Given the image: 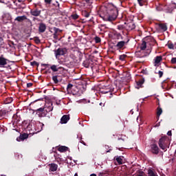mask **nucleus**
<instances>
[{
    "instance_id": "412c9836",
    "label": "nucleus",
    "mask_w": 176,
    "mask_h": 176,
    "mask_svg": "<svg viewBox=\"0 0 176 176\" xmlns=\"http://www.w3.org/2000/svg\"><path fill=\"white\" fill-rule=\"evenodd\" d=\"M31 14L32 16H39L41 14V11L38 10H33L31 11Z\"/></svg>"
},
{
    "instance_id": "6e6d98bb",
    "label": "nucleus",
    "mask_w": 176,
    "mask_h": 176,
    "mask_svg": "<svg viewBox=\"0 0 176 176\" xmlns=\"http://www.w3.org/2000/svg\"><path fill=\"white\" fill-rule=\"evenodd\" d=\"M145 56H146V55H143V56H140V57H145Z\"/></svg>"
},
{
    "instance_id": "aec40b11",
    "label": "nucleus",
    "mask_w": 176,
    "mask_h": 176,
    "mask_svg": "<svg viewBox=\"0 0 176 176\" xmlns=\"http://www.w3.org/2000/svg\"><path fill=\"white\" fill-rule=\"evenodd\" d=\"M61 67H58L56 65H52L50 66V69H52V72H58V69Z\"/></svg>"
},
{
    "instance_id": "393cba45",
    "label": "nucleus",
    "mask_w": 176,
    "mask_h": 176,
    "mask_svg": "<svg viewBox=\"0 0 176 176\" xmlns=\"http://www.w3.org/2000/svg\"><path fill=\"white\" fill-rule=\"evenodd\" d=\"M148 176H157V174L151 169L148 170Z\"/></svg>"
},
{
    "instance_id": "0eeeda50",
    "label": "nucleus",
    "mask_w": 176,
    "mask_h": 176,
    "mask_svg": "<svg viewBox=\"0 0 176 176\" xmlns=\"http://www.w3.org/2000/svg\"><path fill=\"white\" fill-rule=\"evenodd\" d=\"M12 20V16L9 13H5L3 15V23H6L8 21H10Z\"/></svg>"
},
{
    "instance_id": "6ab92c4d",
    "label": "nucleus",
    "mask_w": 176,
    "mask_h": 176,
    "mask_svg": "<svg viewBox=\"0 0 176 176\" xmlns=\"http://www.w3.org/2000/svg\"><path fill=\"white\" fill-rule=\"evenodd\" d=\"M39 32H45L46 31V25L41 23L38 28Z\"/></svg>"
},
{
    "instance_id": "c03bdc74",
    "label": "nucleus",
    "mask_w": 176,
    "mask_h": 176,
    "mask_svg": "<svg viewBox=\"0 0 176 176\" xmlns=\"http://www.w3.org/2000/svg\"><path fill=\"white\" fill-rule=\"evenodd\" d=\"M37 63L36 61H34L31 63V65H36Z\"/></svg>"
},
{
    "instance_id": "e433bc0d",
    "label": "nucleus",
    "mask_w": 176,
    "mask_h": 176,
    "mask_svg": "<svg viewBox=\"0 0 176 176\" xmlns=\"http://www.w3.org/2000/svg\"><path fill=\"white\" fill-rule=\"evenodd\" d=\"M168 47V49H174V45L173 43H169Z\"/></svg>"
},
{
    "instance_id": "473e14b6",
    "label": "nucleus",
    "mask_w": 176,
    "mask_h": 176,
    "mask_svg": "<svg viewBox=\"0 0 176 176\" xmlns=\"http://www.w3.org/2000/svg\"><path fill=\"white\" fill-rule=\"evenodd\" d=\"M83 14L85 16V17H89L90 14L89 12H87V11H84Z\"/></svg>"
},
{
    "instance_id": "f257e3e1",
    "label": "nucleus",
    "mask_w": 176,
    "mask_h": 176,
    "mask_svg": "<svg viewBox=\"0 0 176 176\" xmlns=\"http://www.w3.org/2000/svg\"><path fill=\"white\" fill-rule=\"evenodd\" d=\"M102 16L104 21H115L118 18V8L112 3H109L104 7Z\"/></svg>"
},
{
    "instance_id": "2f4dec72",
    "label": "nucleus",
    "mask_w": 176,
    "mask_h": 176,
    "mask_svg": "<svg viewBox=\"0 0 176 176\" xmlns=\"http://www.w3.org/2000/svg\"><path fill=\"white\" fill-rule=\"evenodd\" d=\"M140 6H144V0H138Z\"/></svg>"
},
{
    "instance_id": "bb28decb",
    "label": "nucleus",
    "mask_w": 176,
    "mask_h": 176,
    "mask_svg": "<svg viewBox=\"0 0 176 176\" xmlns=\"http://www.w3.org/2000/svg\"><path fill=\"white\" fill-rule=\"evenodd\" d=\"M146 49V42L142 41L140 45V50H145Z\"/></svg>"
},
{
    "instance_id": "0e129e2a",
    "label": "nucleus",
    "mask_w": 176,
    "mask_h": 176,
    "mask_svg": "<svg viewBox=\"0 0 176 176\" xmlns=\"http://www.w3.org/2000/svg\"><path fill=\"white\" fill-rule=\"evenodd\" d=\"M138 54V52H137L136 55Z\"/></svg>"
},
{
    "instance_id": "72a5a7b5",
    "label": "nucleus",
    "mask_w": 176,
    "mask_h": 176,
    "mask_svg": "<svg viewBox=\"0 0 176 176\" xmlns=\"http://www.w3.org/2000/svg\"><path fill=\"white\" fill-rule=\"evenodd\" d=\"M95 41L96 43H100V42H101V38H100L99 37H96Z\"/></svg>"
},
{
    "instance_id": "9d476101",
    "label": "nucleus",
    "mask_w": 176,
    "mask_h": 176,
    "mask_svg": "<svg viewBox=\"0 0 176 176\" xmlns=\"http://www.w3.org/2000/svg\"><path fill=\"white\" fill-rule=\"evenodd\" d=\"M8 65V59L3 58V56H0V67H5Z\"/></svg>"
},
{
    "instance_id": "4c0bfd02",
    "label": "nucleus",
    "mask_w": 176,
    "mask_h": 176,
    "mask_svg": "<svg viewBox=\"0 0 176 176\" xmlns=\"http://www.w3.org/2000/svg\"><path fill=\"white\" fill-rule=\"evenodd\" d=\"M138 120H140L141 122V120H142V116H139L137 118V122H138Z\"/></svg>"
},
{
    "instance_id": "c85d7f7f",
    "label": "nucleus",
    "mask_w": 176,
    "mask_h": 176,
    "mask_svg": "<svg viewBox=\"0 0 176 176\" xmlns=\"http://www.w3.org/2000/svg\"><path fill=\"white\" fill-rule=\"evenodd\" d=\"M6 115V111L0 110V118H3Z\"/></svg>"
},
{
    "instance_id": "052dcab7",
    "label": "nucleus",
    "mask_w": 176,
    "mask_h": 176,
    "mask_svg": "<svg viewBox=\"0 0 176 176\" xmlns=\"http://www.w3.org/2000/svg\"><path fill=\"white\" fill-rule=\"evenodd\" d=\"M157 10H160V9H159V8H157Z\"/></svg>"
},
{
    "instance_id": "680f3d73",
    "label": "nucleus",
    "mask_w": 176,
    "mask_h": 176,
    "mask_svg": "<svg viewBox=\"0 0 176 176\" xmlns=\"http://www.w3.org/2000/svg\"><path fill=\"white\" fill-rule=\"evenodd\" d=\"M108 152H109V151H107V153H108Z\"/></svg>"
},
{
    "instance_id": "4468645a",
    "label": "nucleus",
    "mask_w": 176,
    "mask_h": 176,
    "mask_svg": "<svg viewBox=\"0 0 176 176\" xmlns=\"http://www.w3.org/2000/svg\"><path fill=\"white\" fill-rule=\"evenodd\" d=\"M28 138V134L27 133H23L21 135L19 138H16V140L20 142V141H24V140H27Z\"/></svg>"
},
{
    "instance_id": "423d86ee",
    "label": "nucleus",
    "mask_w": 176,
    "mask_h": 176,
    "mask_svg": "<svg viewBox=\"0 0 176 176\" xmlns=\"http://www.w3.org/2000/svg\"><path fill=\"white\" fill-rule=\"evenodd\" d=\"M163 60V57L162 56H157L154 58V66L159 67L160 65V62Z\"/></svg>"
},
{
    "instance_id": "3c124183",
    "label": "nucleus",
    "mask_w": 176,
    "mask_h": 176,
    "mask_svg": "<svg viewBox=\"0 0 176 176\" xmlns=\"http://www.w3.org/2000/svg\"><path fill=\"white\" fill-rule=\"evenodd\" d=\"M0 2H1V3H3V2H5V0H0Z\"/></svg>"
},
{
    "instance_id": "20e7f679",
    "label": "nucleus",
    "mask_w": 176,
    "mask_h": 176,
    "mask_svg": "<svg viewBox=\"0 0 176 176\" xmlns=\"http://www.w3.org/2000/svg\"><path fill=\"white\" fill-rule=\"evenodd\" d=\"M100 93L102 94H107V93H109L110 91H112V88H111V86H103L100 89Z\"/></svg>"
},
{
    "instance_id": "bf43d9fd",
    "label": "nucleus",
    "mask_w": 176,
    "mask_h": 176,
    "mask_svg": "<svg viewBox=\"0 0 176 176\" xmlns=\"http://www.w3.org/2000/svg\"><path fill=\"white\" fill-rule=\"evenodd\" d=\"M31 1H32V0H28L29 2H31Z\"/></svg>"
},
{
    "instance_id": "c9c22d12",
    "label": "nucleus",
    "mask_w": 176,
    "mask_h": 176,
    "mask_svg": "<svg viewBox=\"0 0 176 176\" xmlns=\"http://www.w3.org/2000/svg\"><path fill=\"white\" fill-rule=\"evenodd\" d=\"M45 111V108L41 107L36 110L37 112H43Z\"/></svg>"
},
{
    "instance_id": "9b49d317",
    "label": "nucleus",
    "mask_w": 176,
    "mask_h": 176,
    "mask_svg": "<svg viewBox=\"0 0 176 176\" xmlns=\"http://www.w3.org/2000/svg\"><path fill=\"white\" fill-rule=\"evenodd\" d=\"M68 120H69V116L64 115L60 119V123L62 124H65V123L68 122Z\"/></svg>"
},
{
    "instance_id": "f03ea898",
    "label": "nucleus",
    "mask_w": 176,
    "mask_h": 176,
    "mask_svg": "<svg viewBox=\"0 0 176 176\" xmlns=\"http://www.w3.org/2000/svg\"><path fill=\"white\" fill-rule=\"evenodd\" d=\"M159 146L160 148H161V149H162V151H164V152H166V151H167V148H168V139L167 138V136H164L162 138H161L159 140Z\"/></svg>"
},
{
    "instance_id": "ea45409f",
    "label": "nucleus",
    "mask_w": 176,
    "mask_h": 176,
    "mask_svg": "<svg viewBox=\"0 0 176 176\" xmlns=\"http://www.w3.org/2000/svg\"><path fill=\"white\" fill-rule=\"evenodd\" d=\"M45 3L50 5L52 3V0H45Z\"/></svg>"
},
{
    "instance_id": "a18cd8bd",
    "label": "nucleus",
    "mask_w": 176,
    "mask_h": 176,
    "mask_svg": "<svg viewBox=\"0 0 176 176\" xmlns=\"http://www.w3.org/2000/svg\"><path fill=\"white\" fill-rule=\"evenodd\" d=\"M40 42H41V41H40L39 39L37 38V39L36 40V43H39Z\"/></svg>"
},
{
    "instance_id": "39448f33",
    "label": "nucleus",
    "mask_w": 176,
    "mask_h": 176,
    "mask_svg": "<svg viewBox=\"0 0 176 176\" xmlns=\"http://www.w3.org/2000/svg\"><path fill=\"white\" fill-rule=\"evenodd\" d=\"M52 30L54 31V39H56V41H60L58 35H60V32H61L62 30L57 28H54Z\"/></svg>"
},
{
    "instance_id": "f3484780",
    "label": "nucleus",
    "mask_w": 176,
    "mask_h": 176,
    "mask_svg": "<svg viewBox=\"0 0 176 176\" xmlns=\"http://www.w3.org/2000/svg\"><path fill=\"white\" fill-rule=\"evenodd\" d=\"M114 160H116L118 164H123V157L122 156H116Z\"/></svg>"
},
{
    "instance_id": "8fccbe9b",
    "label": "nucleus",
    "mask_w": 176,
    "mask_h": 176,
    "mask_svg": "<svg viewBox=\"0 0 176 176\" xmlns=\"http://www.w3.org/2000/svg\"><path fill=\"white\" fill-rule=\"evenodd\" d=\"M90 176H97V175L93 173V174H91Z\"/></svg>"
},
{
    "instance_id": "f8f14e48",
    "label": "nucleus",
    "mask_w": 176,
    "mask_h": 176,
    "mask_svg": "<svg viewBox=\"0 0 176 176\" xmlns=\"http://www.w3.org/2000/svg\"><path fill=\"white\" fill-rule=\"evenodd\" d=\"M43 126H44L43 123L37 122L36 124V128H34V129L36 130V131H37V133H39V131H42V129Z\"/></svg>"
},
{
    "instance_id": "de8ad7c7",
    "label": "nucleus",
    "mask_w": 176,
    "mask_h": 176,
    "mask_svg": "<svg viewBox=\"0 0 176 176\" xmlns=\"http://www.w3.org/2000/svg\"><path fill=\"white\" fill-rule=\"evenodd\" d=\"M47 65H47V64H43V67H47Z\"/></svg>"
},
{
    "instance_id": "49530a36",
    "label": "nucleus",
    "mask_w": 176,
    "mask_h": 176,
    "mask_svg": "<svg viewBox=\"0 0 176 176\" xmlns=\"http://www.w3.org/2000/svg\"><path fill=\"white\" fill-rule=\"evenodd\" d=\"M167 135H171V131H168Z\"/></svg>"
},
{
    "instance_id": "a19ab883",
    "label": "nucleus",
    "mask_w": 176,
    "mask_h": 176,
    "mask_svg": "<svg viewBox=\"0 0 176 176\" xmlns=\"http://www.w3.org/2000/svg\"><path fill=\"white\" fill-rule=\"evenodd\" d=\"M32 82H29L27 84V87H32Z\"/></svg>"
},
{
    "instance_id": "2eb2a0df",
    "label": "nucleus",
    "mask_w": 176,
    "mask_h": 176,
    "mask_svg": "<svg viewBox=\"0 0 176 176\" xmlns=\"http://www.w3.org/2000/svg\"><path fill=\"white\" fill-rule=\"evenodd\" d=\"M24 20H27V16H25V15L17 16L14 19L15 21H19V23H23V21H24Z\"/></svg>"
},
{
    "instance_id": "4be33fe9",
    "label": "nucleus",
    "mask_w": 176,
    "mask_h": 176,
    "mask_svg": "<svg viewBox=\"0 0 176 176\" xmlns=\"http://www.w3.org/2000/svg\"><path fill=\"white\" fill-rule=\"evenodd\" d=\"M58 151H59V152H67V151H68V147L65 146H61L58 148Z\"/></svg>"
},
{
    "instance_id": "1a4fd4ad",
    "label": "nucleus",
    "mask_w": 176,
    "mask_h": 176,
    "mask_svg": "<svg viewBox=\"0 0 176 176\" xmlns=\"http://www.w3.org/2000/svg\"><path fill=\"white\" fill-rule=\"evenodd\" d=\"M151 152L154 153V155H157L159 153V147L156 144L151 145Z\"/></svg>"
},
{
    "instance_id": "e2e57ef3",
    "label": "nucleus",
    "mask_w": 176,
    "mask_h": 176,
    "mask_svg": "<svg viewBox=\"0 0 176 176\" xmlns=\"http://www.w3.org/2000/svg\"><path fill=\"white\" fill-rule=\"evenodd\" d=\"M175 154L176 155V150H175Z\"/></svg>"
},
{
    "instance_id": "5fc2aeb1",
    "label": "nucleus",
    "mask_w": 176,
    "mask_h": 176,
    "mask_svg": "<svg viewBox=\"0 0 176 176\" xmlns=\"http://www.w3.org/2000/svg\"><path fill=\"white\" fill-rule=\"evenodd\" d=\"M137 176H144V175H141V174H139V175H138Z\"/></svg>"
},
{
    "instance_id": "ddd939ff",
    "label": "nucleus",
    "mask_w": 176,
    "mask_h": 176,
    "mask_svg": "<svg viewBox=\"0 0 176 176\" xmlns=\"http://www.w3.org/2000/svg\"><path fill=\"white\" fill-rule=\"evenodd\" d=\"M144 82H145V80H144V78L139 80L138 81L136 82L135 88L140 89L142 87V85H144Z\"/></svg>"
},
{
    "instance_id": "79ce46f5",
    "label": "nucleus",
    "mask_w": 176,
    "mask_h": 176,
    "mask_svg": "<svg viewBox=\"0 0 176 176\" xmlns=\"http://www.w3.org/2000/svg\"><path fill=\"white\" fill-rule=\"evenodd\" d=\"M72 84H69V85H67V89H72Z\"/></svg>"
},
{
    "instance_id": "13d9d810",
    "label": "nucleus",
    "mask_w": 176,
    "mask_h": 176,
    "mask_svg": "<svg viewBox=\"0 0 176 176\" xmlns=\"http://www.w3.org/2000/svg\"><path fill=\"white\" fill-rule=\"evenodd\" d=\"M74 176H78V173H76V174L74 175Z\"/></svg>"
},
{
    "instance_id": "09e8293b",
    "label": "nucleus",
    "mask_w": 176,
    "mask_h": 176,
    "mask_svg": "<svg viewBox=\"0 0 176 176\" xmlns=\"http://www.w3.org/2000/svg\"><path fill=\"white\" fill-rule=\"evenodd\" d=\"M160 124H157L154 126V127H159Z\"/></svg>"
},
{
    "instance_id": "f704fd0d",
    "label": "nucleus",
    "mask_w": 176,
    "mask_h": 176,
    "mask_svg": "<svg viewBox=\"0 0 176 176\" xmlns=\"http://www.w3.org/2000/svg\"><path fill=\"white\" fill-rule=\"evenodd\" d=\"M170 63L171 64H176V57L172 58Z\"/></svg>"
},
{
    "instance_id": "603ef678",
    "label": "nucleus",
    "mask_w": 176,
    "mask_h": 176,
    "mask_svg": "<svg viewBox=\"0 0 176 176\" xmlns=\"http://www.w3.org/2000/svg\"><path fill=\"white\" fill-rule=\"evenodd\" d=\"M2 41H3V38H2V37H0V42H2Z\"/></svg>"
},
{
    "instance_id": "58836bf2",
    "label": "nucleus",
    "mask_w": 176,
    "mask_h": 176,
    "mask_svg": "<svg viewBox=\"0 0 176 176\" xmlns=\"http://www.w3.org/2000/svg\"><path fill=\"white\" fill-rule=\"evenodd\" d=\"M158 75H159L160 78H162V76H163V72L159 71L158 72Z\"/></svg>"
},
{
    "instance_id": "37998d69",
    "label": "nucleus",
    "mask_w": 176,
    "mask_h": 176,
    "mask_svg": "<svg viewBox=\"0 0 176 176\" xmlns=\"http://www.w3.org/2000/svg\"><path fill=\"white\" fill-rule=\"evenodd\" d=\"M99 176H107V175H105V173L102 172L99 173Z\"/></svg>"
},
{
    "instance_id": "7ed1b4c3",
    "label": "nucleus",
    "mask_w": 176,
    "mask_h": 176,
    "mask_svg": "<svg viewBox=\"0 0 176 176\" xmlns=\"http://www.w3.org/2000/svg\"><path fill=\"white\" fill-rule=\"evenodd\" d=\"M64 54H67V50L65 48H58L55 51L56 57L58 56H64Z\"/></svg>"
},
{
    "instance_id": "dca6fc26",
    "label": "nucleus",
    "mask_w": 176,
    "mask_h": 176,
    "mask_svg": "<svg viewBox=\"0 0 176 176\" xmlns=\"http://www.w3.org/2000/svg\"><path fill=\"white\" fill-rule=\"evenodd\" d=\"M124 45H126V41H120L116 44V47H117V49H122L124 47Z\"/></svg>"
},
{
    "instance_id": "6e6552de",
    "label": "nucleus",
    "mask_w": 176,
    "mask_h": 176,
    "mask_svg": "<svg viewBox=\"0 0 176 176\" xmlns=\"http://www.w3.org/2000/svg\"><path fill=\"white\" fill-rule=\"evenodd\" d=\"M45 109L46 112H52V111H53V103H47L45 106Z\"/></svg>"
},
{
    "instance_id": "b1692460",
    "label": "nucleus",
    "mask_w": 176,
    "mask_h": 176,
    "mask_svg": "<svg viewBox=\"0 0 176 176\" xmlns=\"http://www.w3.org/2000/svg\"><path fill=\"white\" fill-rule=\"evenodd\" d=\"M52 80L54 83V85H58L60 81H58V76H52Z\"/></svg>"
},
{
    "instance_id": "a878e982",
    "label": "nucleus",
    "mask_w": 176,
    "mask_h": 176,
    "mask_svg": "<svg viewBox=\"0 0 176 176\" xmlns=\"http://www.w3.org/2000/svg\"><path fill=\"white\" fill-rule=\"evenodd\" d=\"M160 28H161L162 31H167V25L164 23L160 24Z\"/></svg>"
},
{
    "instance_id": "7c9ffc66",
    "label": "nucleus",
    "mask_w": 176,
    "mask_h": 176,
    "mask_svg": "<svg viewBox=\"0 0 176 176\" xmlns=\"http://www.w3.org/2000/svg\"><path fill=\"white\" fill-rule=\"evenodd\" d=\"M126 58V55H120V60H121V61H124V59Z\"/></svg>"
},
{
    "instance_id": "5701e85b",
    "label": "nucleus",
    "mask_w": 176,
    "mask_h": 176,
    "mask_svg": "<svg viewBox=\"0 0 176 176\" xmlns=\"http://www.w3.org/2000/svg\"><path fill=\"white\" fill-rule=\"evenodd\" d=\"M162 113H163V110L162 109V108L157 107V119H159V118H160V115H162Z\"/></svg>"
},
{
    "instance_id": "cd10ccee",
    "label": "nucleus",
    "mask_w": 176,
    "mask_h": 176,
    "mask_svg": "<svg viewBox=\"0 0 176 176\" xmlns=\"http://www.w3.org/2000/svg\"><path fill=\"white\" fill-rule=\"evenodd\" d=\"M127 27H129V30H134L135 25L133 22H131L128 23Z\"/></svg>"
},
{
    "instance_id": "4d7b16f0",
    "label": "nucleus",
    "mask_w": 176,
    "mask_h": 176,
    "mask_svg": "<svg viewBox=\"0 0 176 176\" xmlns=\"http://www.w3.org/2000/svg\"><path fill=\"white\" fill-rule=\"evenodd\" d=\"M118 36H120H120H122V35H120V34H118Z\"/></svg>"
},
{
    "instance_id": "a211bd4d",
    "label": "nucleus",
    "mask_w": 176,
    "mask_h": 176,
    "mask_svg": "<svg viewBox=\"0 0 176 176\" xmlns=\"http://www.w3.org/2000/svg\"><path fill=\"white\" fill-rule=\"evenodd\" d=\"M58 166L56 164H51L50 165V171H57V168H58Z\"/></svg>"
},
{
    "instance_id": "c756f323",
    "label": "nucleus",
    "mask_w": 176,
    "mask_h": 176,
    "mask_svg": "<svg viewBox=\"0 0 176 176\" xmlns=\"http://www.w3.org/2000/svg\"><path fill=\"white\" fill-rule=\"evenodd\" d=\"M79 17V16L76 14H74L72 15V19H73V20H76L78 19Z\"/></svg>"
},
{
    "instance_id": "864d4df0",
    "label": "nucleus",
    "mask_w": 176,
    "mask_h": 176,
    "mask_svg": "<svg viewBox=\"0 0 176 176\" xmlns=\"http://www.w3.org/2000/svg\"><path fill=\"white\" fill-rule=\"evenodd\" d=\"M85 1L89 3L90 2V0H85Z\"/></svg>"
}]
</instances>
